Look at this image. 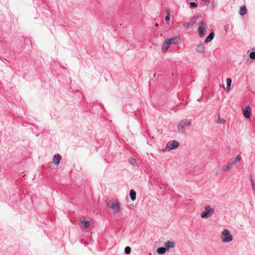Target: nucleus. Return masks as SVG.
I'll use <instances>...</instances> for the list:
<instances>
[{"label":"nucleus","mask_w":255,"mask_h":255,"mask_svg":"<svg viewBox=\"0 0 255 255\" xmlns=\"http://www.w3.org/2000/svg\"><path fill=\"white\" fill-rule=\"evenodd\" d=\"M191 122L190 120L184 119L181 121L177 127L178 131L179 133H184L185 132V128L191 126Z\"/></svg>","instance_id":"nucleus-1"},{"label":"nucleus","mask_w":255,"mask_h":255,"mask_svg":"<svg viewBox=\"0 0 255 255\" xmlns=\"http://www.w3.org/2000/svg\"><path fill=\"white\" fill-rule=\"evenodd\" d=\"M221 237L224 243H229L233 240V237L228 229H225L222 232Z\"/></svg>","instance_id":"nucleus-2"},{"label":"nucleus","mask_w":255,"mask_h":255,"mask_svg":"<svg viewBox=\"0 0 255 255\" xmlns=\"http://www.w3.org/2000/svg\"><path fill=\"white\" fill-rule=\"evenodd\" d=\"M108 206L112 209L114 214L118 213L120 211V203L117 201H112L108 204Z\"/></svg>","instance_id":"nucleus-3"},{"label":"nucleus","mask_w":255,"mask_h":255,"mask_svg":"<svg viewBox=\"0 0 255 255\" xmlns=\"http://www.w3.org/2000/svg\"><path fill=\"white\" fill-rule=\"evenodd\" d=\"M214 212V209L210 207V206L205 207V211L201 214V217L202 218H208L211 216Z\"/></svg>","instance_id":"nucleus-4"},{"label":"nucleus","mask_w":255,"mask_h":255,"mask_svg":"<svg viewBox=\"0 0 255 255\" xmlns=\"http://www.w3.org/2000/svg\"><path fill=\"white\" fill-rule=\"evenodd\" d=\"M207 28V24L206 22L204 21H201V22L199 24V26L198 27V32L199 35L200 37H203L205 35L204 31L206 30Z\"/></svg>","instance_id":"nucleus-5"},{"label":"nucleus","mask_w":255,"mask_h":255,"mask_svg":"<svg viewBox=\"0 0 255 255\" xmlns=\"http://www.w3.org/2000/svg\"><path fill=\"white\" fill-rule=\"evenodd\" d=\"M179 146V142L176 140H172L168 141L166 144V147L165 149H163V151H165L166 150V149L168 148L169 150L170 149H174L177 148Z\"/></svg>","instance_id":"nucleus-6"},{"label":"nucleus","mask_w":255,"mask_h":255,"mask_svg":"<svg viewBox=\"0 0 255 255\" xmlns=\"http://www.w3.org/2000/svg\"><path fill=\"white\" fill-rule=\"evenodd\" d=\"M243 113L244 117L246 118H249L251 116V109L249 106H247L243 109Z\"/></svg>","instance_id":"nucleus-7"},{"label":"nucleus","mask_w":255,"mask_h":255,"mask_svg":"<svg viewBox=\"0 0 255 255\" xmlns=\"http://www.w3.org/2000/svg\"><path fill=\"white\" fill-rule=\"evenodd\" d=\"M61 159V156L58 154H56L54 155V157L53 158V163L55 165L57 166L59 164Z\"/></svg>","instance_id":"nucleus-8"},{"label":"nucleus","mask_w":255,"mask_h":255,"mask_svg":"<svg viewBox=\"0 0 255 255\" xmlns=\"http://www.w3.org/2000/svg\"><path fill=\"white\" fill-rule=\"evenodd\" d=\"M196 20L194 18H193L191 20L190 22H184L183 25L186 28H189L191 27L196 22Z\"/></svg>","instance_id":"nucleus-9"},{"label":"nucleus","mask_w":255,"mask_h":255,"mask_svg":"<svg viewBox=\"0 0 255 255\" xmlns=\"http://www.w3.org/2000/svg\"><path fill=\"white\" fill-rule=\"evenodd\" d=\"M215 36V33L214 32H211L209 35L206 38L204 42L207 43L210 41H211L214 38Z\"/></svg>","instance_id":"nucleus-10"},{"label":"nucleus","mask_w":255,"mask_h":255,"mask_svg":"<svg viewBox=\"0 0 255 255\" xmlns=\"http://www.w3.org/2000/svg\"><path fill=\"white\" fill-rule=\"evenodd\" d=\"M169 46H170V44L166 39L162 44V52L163 53L166 52L167 51V49H168V48L169 47Z\"/></svg>","instance_id":"nucleus-11"},{"label":"nucleus","mask_w":255,"mask_h":255,"mask_svg":"<svg viewBox=\"0 0 255 255\" xmlns=\"http://www.w3.org/2000/svg\"><path fill=\"white\" fill-rule=\"evenodd\" d=\"M205 46L203 43H200L198 45H197L196 47V51L199 53H202L204 51Z\"/></svg>","instance_id":"nucleus-12"},{"label":"nucleus","mask_w":255,"mask_h":255,"mask_svg":"<svg viewBox=\"0 0 255 255\" xmlns=\"http://www.w3.org/2000/svg\"><path fill=\"white\" fill-rule=\"evenodd\" d=\"M167 41L170 44H177L178 42V38L177 37H172L170 39H167Z\"/></svg>","instance_id":"nucleus-13"},{"label":"nucleus","mask_w":255,"mask_h":255,"mask_svg":"<svg viewBox=\"0 0 255 255\" xmlns=\"http://www.w3.org/2000/svg\"><path fill=\"white\" fill-rule=\"evenodd\" d=\"M165 248L166 251L169 250L170 248H173L174 247V244L170 241H168L165 245Z\"/></svg>","instance_id":"nucleus-14"},{"label":"nucleus","mask_w":255,"mask_h":255,"mask_svg":"<svg viewBox=\"0 0 255 255\" xmlns=\"http://www.w3.org/2000/svg\"><path fill=\"white\" fill-rule=\"evenodd\" d=\"M136 192L133 189H131L129 191V196L131 200L133 201L136 199Z\"/></svg>","instance_id":"nucleus-15"},{"label":"nucleus","mask_w":255,"mask_h":255,"mask_svg":"<svg viewBox=\"0 0 255 255\" xmlns=\"http://www.w3.org/2000/svg\"><path fill=\"white\" fill-rule=\"evenodd\" d=\"M239 13L241 15H244L247 13V10L245 6L240 7Z\"/></svg>","instance_id":"nucleus-16"},{"label":"nucleus","mask_w":255,"mask_h":255,"mask_svg":"<svg viewBox=\"0 0 255 255\" xmlns=\"http://www.w3.org/2000/svg\"><path fill=\"white\" fill-rule=\"evenodd\" d=\"M227 81V91L229 92L230 89V87L232 84V79L230 78H228L226 80Z\"/></svg>","instance_id":"nucleus-17"},{"label":"nucleus","mask_w":255,"mask_h":255,"mask_svg":"<svg viewBox=\"0 0 255 255\" xmlns=\"http://www.w3.org/2000/svg\"><path fill=\"white\" fill-rule=\"evenodd\" d=\"M166 251V250L165 248L164 247H160V248H158L157 250H156V252L157 253L159 254V255H162L164 253H165V252Z\"/></svg>","instance_id":"nucleus-18"},{"label":"nucleus","mask_w":255,"mask_h":255,"mask_svg":"<svg viewBox=\"0 0 255 255\" xmlns=\"http://www.w3.org/2000/svg\"><path fill=\"white\" fill-rule=\"evenodd\" d=\"M129 163L133 166H137L136 160L133 158H129L128 159Z\"/></svg>","instance_id":"nucleus-19"},{"label":"nucleus","mask_w":255,"mask_h":255,"mask_svg":"<svg viewBox=\"0 0 255 255\" xmlns=\"http://www.w3.org/2000/svg\"><path fill=\"white\" fill-rule=\"evenodd\" d=\"M81 223L84 226L85 228H88L90 225V223L89 221L83 220L81 221Z\"/></svg>","instance_id":"nucleus-20"},{"label":"nucleus","mask_w":255,"mask_h":255,"mask_svg":"<svg viewBox=\"0 0 255 255\" xmlns=\"http://www.w3.org/2000/svg\"><path fill=\"white\" fill-rule=\"evenodd\" d=\"M130 252H131V248L128 246L126 247L125 249V254L127 255H128L130 253Z\"/></svg>","instance_id":"nucleus-21"},{"label":"nucleus","mask_w":255,"mask_h":255,"mask_svg":"<svg viewBox=\"0 0 255 255\" xmlns=\"http://www.w3.org/2000/svg\"><path fill=\"white\" fill-rule=\"evenodd\" d=\"M189 4H190V7L191 8H195L197 7V3H196L195 2H190Z\"/></svg>","instance_id":"nucleus-22"},{"label":"nucleus","mask_w":255,"mask_h":255,"mask_svg":"<svg viewBox=\"0 0 255 255\" xmlns=\"http://www.w3.org/2000/svg\"><path fill=\"white\" fill-rule=\"evenodd\" d=\"M241 156L240 155H237L233 161H235V163H236L239 162L241 160Z\"/></svg>","instance_id":"nucleus-23"},{"label":"nucleus","mask_w":255,"mask_h":255,"mask_svg":"<svg viewBox=\"0 0 255 255\" xmlns=\"http://www.w3.org/2000/svg\"><path fill=\"white\" fill-rule=\"evenodd\" d=\"M250 181H251V185L252 186V188H253V190H255V183L252 178V176L250 177Z\"/></svg>","instance_id":"nucleus-24"},{"label":"nucleus","mask_w":255,"mask_h":255,"mask_svg":"<svg viewBox=\"0 0 255 255\" xmlns=\"http://www.w3.org/2000/svg\"><path fill=\"white\" fill-rule=\"evenodd\" d=\"M249 56L251 59L254 60L255 59V52L253 51L250 53Z\"/></svg>","instance_id":"nucleus-25"},{"label":"nucleus","mask_w":255,"mask_h":255,"mask_svg":"<svg viewBox=\"0 0 255 255\" xmlns=\"http://www.w3.org/2000/svg\"><path fill=\"white\" fill-rule=\"evenodd\" d=\"M235 164V161H231L229 162L228 163V164H227V166H228L230 168H232V167Z\"/></svg>","instance_id":"nucleus-26"},{"label":"nucleus","mask_w":255,"mask_h":255,"mask_svg":"<svg viewBox=\"0 0 255 255\" xmlns=\"http://www.w3.org/2000/svg\"><path fill=\"white\" fill-rule=\"evenodd\" d=\"M225 122H226V121L225 120L221 119L219 117L218 121H217L218 123L224 124Z\"/></svg>","instance_id":"nucleus-27"},{"label":"nucleus","mask_w":255,"mask_h":255,"mask_svg":"<svg viewBox=\"0 0 255 255\" xmlns=\"http://www.w3.org/2000/svg\"><path fill=\"white\" fill-rule=\"evenodd\" d=\"M209 2V0H202L201 1V4L202 5H205L207 4V3Z\"/></svg>","instance_id":"nucleus-28"},{"label":"nucleus","mask_w":255,"mask_h":255,"mask_svg":"<svg viewBox=\"0 0 255 255\" xmlns=\"http://www.w3.org/2000/svg\"><path fill=\"white\" fill-rule=\"evenodd\" d=\"M170 18V13H168L165 16V19L166 21H169Z\"/></svg>","instance_id":"nucleus-29"},{"label":"nucleus","mask_w":255,"mask_h":255,"mask_svg":"<svg viewBox=\"0 0 255 255\" xmlns=\"http://www.w3.org/2000/svg\"><path fill=\"white\" fill-rule=\"evenodd\" d=\"M230 167L227 166V165L224 167L223 168V171L226 172V171H227L229 169H230Z\"/></svg>","instance_id":"nucleus-30"},{"label":"nucleus","mask_w":255,"mask_h":255,"mask_svg":"<svg viewBox=\"0 0 255 255\" xmlns=\"http://www.w3.org/2000/svg\"><path fill=\"white\" fill-rule=\"evenodd\" d=\"M229 27V24H226V25H225L224 29H225L226 31H227L228 30Z\"/></svg>","instance_id":"nucleus-31"},{"label":"nucleus","mask_w":255,"mask_h":255,"mask_svg":"<svg viewBox=\"0 0 255 255\" xmlns=\"http://www.w3.org/2000/svg\"><path fill=\"white\" fill-rule=\"evenodd\" d=\"M214 5L213 3H212V8H214Z\"/></svg>","instance_id":"nucleus-32"},{"label":"nucleus","mask_w":255,"mask_h":255,"mask_svg":"<svg viewBox=\"0 0 255 255\" xmlns=\"http://www.w3.org/2000/svg\"><path fill=\"white\" fill-rule=\"evenodd\" d=\"M148 255H151V253H149Z\"/></svg>","instance_id":"nucleus-33"}]
</instances>
